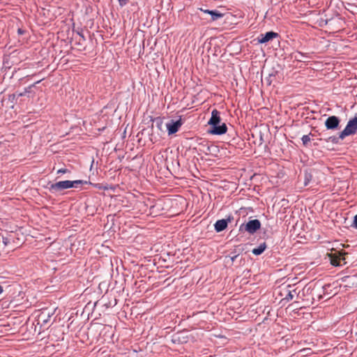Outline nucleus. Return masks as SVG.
<instances>
[{
  "mask_svg": "<svg viewBox=\"0 0 357 357\" xmlns=\"http://www.w3.org/2000/svg\"><path fill=\"white\" fill-rule=\"evenodd\" d=\"M92 184L90 181L83 180H75V181H61L54 183H51L48 188L50 192L52 194L61 192L63 190L72 188H77L78 185L80 184Z\"/></svg>",
  "mask_w": 357,
  "mask_h": 357,
  "instance_id": "obj_1",
  "label": "nucleus"
},
{
  "mask_svg": "<svg viewBox=\"0 0 357 357\" xmlns=\"http://www.w3.org/2000/svg\"><path fill=\"white\" fill-rule=\"evenodd\" d=\"M357 130V116L352 119H350L344 128V129L340 133L339 137L340 139H344L346 137L354 135Z\"/></svg>",
  "mask_w": 357,
  "mask_h": 357,
  "instance_id": "obj_2",
  "label": "nucleus"
},
{
  "mask_svg": "<svg viewBox=\"0 0 357 357\" xmlns=\"http://www.w3.org/2000/svg\"><path fill=\"white\" fill-rule=\"evenodd\" d=\"M260 227V221L255 219L248 221L246 224H241L239 227V231H245L250 234H254Z\"/></svg>",
  "mask_w": 357,
  "mask_h": 357,
  "instance_id": "obj_3",
  "label": "nucleus"
},
{
  "mask_svg": "<svg viewBox=\"0 0 357 357\" xmlns=\"http://www.w3.org/2000/svg\"><path fill=\"white\" fill-rule=\"evenodd\" d=\"M234 218L231 215H229L225 219L218 220L214 225V229L217 232H220L225 230L228 225V223L233 220Z\"/></svg>",
  "mask_w": 357,
  "mask_h": 357,
  "instance_id": "obj_4",
  "label": "nucleus"
},
{
  "mask_svg": "<svg viewBox=\"0 0 357 357\" xmlns=\"http://www.w3.org/2000/svg\"><path fill=\"white\" fill-rule=\"evenodd\" d=\"M182 125H183V122L181 119H179L177 121H174V120L169 121L166 124V127H167V129L168 131V135H173V134L176 133V132H178V130H179V128L181 127Z\"/></svg>",
  "mask_w": 357,
  "mask_h": 357,
  "instance_id": "obj_5",
  "label": "nucleus"
},
{
  "mask_svg": "<svg viewBox=\"0 0 357 357\" xmlns=\"http://www.w3.org/2000/svg\"><path fill=\"white\" fill-rule=\"evenodd\" d=\"M340 119L336 116H330L325 121V126L328 130H335L339 127Z\"/></svg>",
  "mask_w": 357,
  "mask_h": 357,
  "instance_id": "obj_6",
  "label": "nucleus"
},
{
  "mask_svg": "<svg viewBox=\"0 0 357 357\" xmlns=\"http://www.w3.org/2000/svg\"><path fill=\"white\" fill-rule=\"evenodd\" d=\"M278 36V33L273 31H268L264 34H260L257 38L259 43L264 44Z\"/></svg>",
  "mask_w": 357,
  "mask_h": 357,
  "instance_id": "obj_7",
  "label": "nucleus"
},
{
  "mask_svg": "<svg viewBox=\"0 0 357 357\" xmlns=\"http://www.w3.org/2000/svg\"><path fill=\"white\" fill-rule=\"evenodd\" d=\"M227 128L225 123H219L217 126L211 127L210 133L217 135L225 134L227 132Z\"/></svg>",
  "mask_w": 357,
  "mask_h": 357,
  "instance_id": "obj_8",
  "label": "nucleus"
},
{
  "mask_svg": "<svg viewBox=\"0 0 357 357\" xmlns=\"http://www.w3.org/2000/svg\"><path fill=\"white\" fill-rule=\"evenodd\" d=\"M220 114V112H218L217 109H213L212 111L211 117L208 122L211 127L217 126L218 124L220 123L221 119Z\"/></svg>",
  "mask_w": 357,
  "mask_h": 357,
  "instance_id": "obj_9",
  "label": "nucleus"
},
{
  "mask_svg": "<svg viewBox=\"0 0 357 357\" xmlns=\"http://www.w3.org/2000/svg\"><path fill=\"white\" fill-rule=\"evenodd\" d=\"M52 314L53 313H51L49 310H44L38 316V322L44 325L47 324Z\"/></svg>",
  "mask_w": 357,
  "mask_h": 357,
  "instance_id": "obj_10",
  "label": "nucleus"
},
{
  "mask_svg": "<svg viewBox=\"0 0 357 357\" xmlns=\"http://www.w3.org/2000/svg\"><path fill=\"white\" fill-rule=\"evenodd\" d=\"M188 336H169V339L167 342H171L173 344H181L187 342Z\"/></svg>",
  "mask_w": 357,
  "mask_h": 357,
  "instance_id": "obj_11",
  "label": "nucleus"
},
{
  "mask_svg": "<svg viewBox=\"0 0 357 357\" xmlns=\"http://www.w3.org/2000/svg\"><path fill=\"white\" fill-rule=\"evenodd\" d=\"M339 256H331V263L334 266H340L341 260H344V258L342 257V254L338 253Z\"/></svg>",
  "mask_w": 357,
  "mask_h": 357,
  "instance_id": "obj_12",
  "label": "nucleus"
},
{
  "mask_svg": "<svg viewBox=\"0 0 357 357\" xmlns=\"http://www.w3.org/2000/svg\"><path fill=\"white\" fill-rule=\"evenodd\" d=\"M266 248V245L265 243H261L257 248H254L252 250V252L255 255H260L264 252Z\"/></svg>",
  "mask_w": 357,
  "mask_h": 357,
  "instance_id": "obj_13",
  "label": "nucleus"
},
{
  "mask_svg": "<svg viewBox=\"0 0 357 357\" xmlns=\"http://www.w3.org/2000/svg\"><path fill=\"white\" fill-rule=\"evenodd\" d=\"M213 21L217 20L223 17V14L216 10H211L210 13Z\"/></svg>",
  "mask_w": 357,
  "mask_h": 357,
  "instance_id": "obj_14",
  "label": "nucleus"
},
{
  "mask_svg": "<svg viewBox=\"0 0 357 357\" xmlns=\"http://www.w3.org/2000/svg\"><path fill=\"white\" fill-rule=\"evenodd\" d=\"M40 82H41V80H38V82H36V83H34V84H33L30 85L29 86H28V87L25 88L23 92L20 93L18 94V96H23L26 95V93H30V92H31V89L33 87H34V86H35V85H36V84H38V83H40Z\"/></svg>",
  "mask_w": 357,
  "mask_h": 357,
  "instance_id": "obj_15",
  "label": "nucleus"
},
{
  "mask_svg": "<svg viewBox=\"0 0 357 357\" xmlns=\"http://www.w3.org/2000/svg\"><path fill=\"white\" fill-rule=\"evenodd\" d=\"M312 176L310 172H305L304 173V185L307 186L311 181Z\"/></svg>",
  "mask_w": 357,
  "mask_h": 357,
  "instance_id": "obj_16",
  "label": "nucleus"
},
{
  "mask_svg": "<svg viewBox=\"0 0 357 357\" xmlns=\"http://www.w3.org/2000/svg\"><path fill=\"white\" fill-rule=\"evenodd\" d=\"M293 57L298 61H302L303 58H305L304 54L297 52L293 54Z\"/></svg>",
  "mask_w": 357,
  "mask_h": 357,
  "instance_id": "obj_17",
  "label": "nucleus"
},
{
  "mask_svg": "<svg viewBox=\"0 0 357 357\" xmlns=\"http://www.w3.org/2000/svg\"><path fill=\"white\" fill-rule=\"evenodd\" d=\"M293 292L295 293L296 290L295 289H294L292 291L288 290L287 291V294L285 295L284 299L287 301H289L292 300L294 298V296Z\"/></svg>",
  "mask_w": 357,
  "mask_h": 357,
  "instance_id": "obj_18",
  "label": "nucleus"
},
{
  "mask_svg": "<svg viewBox=\"0 0 357 357\" xmlns=\"http://www.w3.org/2000/svg\"><path fill=\"white\" fill-rule=\"evenodd\" d=\"M311 140L310 135H305L301 137V141L303 145H307Z\"/></svg>",
  "mask_w": 357,
  "mask_h": 357,
  "instance_id": "obj_19",
  "label": "nucleus"
},
{
  "mask_svg": "<svg viewBox=\"0 0 357 357\" xmlns=\"http://www.w3.org/2000/svg\"><path fill=\"white\" fill-rule=\"evenodd\" d=\"M339 139H340V138L338 137H335V136H332V137H330L327 141H330L334 144H337L339 142Z\"/></svg>",
  "mask_w": 357,
  "mask_h": 357,
  "instance_id": "obj_20",
  "label": "nucleus"
},
{
  "mask_svg": "<svg viewBox=\"0 0 357 357\" xmlns=\"http://www.w3.org/2000/svg\"><path fill=\"white\" fill-rule=\"evenodd\" d=\"M216 149H217V146H213V145L207 146V151L209 153H211V151H215Z\"/></svg>",
  "mask_w": 357,
  "mask_h": 357,
  "instance_id": "obj_21",
  "label": "nucleus"
},
{
  "mask_svg": "<svg viewBox=\"0 0 357 357\" xmlns=\"http://www.w3.org/2000/svg\"><path fill=\"white\" fill-rule=\"evenodd\" d=\"M120 6L123 7L126 6L128 1V0H118Z\"/></svg>",
  "mask_w": 357,
  "mask_h": 357,
  "instance_id": "obj_22",
  "label": "nucleus"
},
{
  "mask_svg": "<svg viewBox=\"0 0 357 357\" xmlns=\"http://www.w3.org/2000/svg\"><path fill=\"white\" fill-rule=\"evenodd\" d=\"M68 172V170L67 169H59L58 171H57V174H65V173H67Z\"/></svg>",
  "mask_w": 357,
  "mask_h": 357,
  "instance_id": "obj_23",
  "label": "nucleus"
},
{
  "mask_svg": "<svg viewBox=\"0 0 357 357\" xmlns=\"http://www.w3.org/2000/svg\"><path fill=\"white\" fill-rule=\"evenodd\" d=\"M353 226L357 229V214L354 216Z\"/></svg>",
  "mask_w": 357,
  "mask_h": 357,
  "instance_id": "obj_24",
  "label": "nucleus"
},
{
  "mask_svg": "<svg viewBox=\"0 0 357 357\" xmlns=\"http://www.w3.org/2000/svg\"><path fill=\"white\" fill-rule=\"evenodd\" d=\"M94 185H95V187H96V188H99V189L107 190V187H103V188H102V187L100 186V184H98H98H94Z\"/></svg>",
  "mask_w": 357,
  "mask_h": 357,
  "instance_id": "obj_25",
  "label": "nucleus"
},
{
  "mask_svg": "<svg viewBox=\"0 0 357 357\" xmlns=\"http://www.w3.org/2000/svg\"><path fill=\"white\" fill-rule=\"evenodd\" d=\"M201 10H202V12H204V13H207V14H209V15H210V13H211V10L202 9V8H201Z\"/></svg>",
  "mask_w": 357,
  "mask_h": 357,
  "instance_id": "obj_26",
  "label": "nucleus"
},
{
  "mask_svg": "<svg viewBox=\"0 0 357 357\" xmlns=\"http://www.w3.org/2000/svg\"><path fill=\"white\" fill-rule=\"evenodd\" d=\"M162 125V121L161 120H158L157 121V126L160 129V126Z\"/></svg>",
  "mask_w": 357,
  "mask_h": 357,
  "instance_id": "obj_27",
  "label": "nucleus"
},
{
  "mask_svg": "<svg viewBox=\"0 0 357 357\" xmlns=\"http://www.w3.org/2000/svg\"><path fill=\"white\" fill-rule=\"evenodd\" d=\"M155 208V206H154V205H153V206H151L150 207V213H151V214H152V213H154V212H153V208Z\"/></svg>",
  "mask_w": 357,
  "mask_h": 357,
  "instance_id": "obj_28",
  "label": "nucleus"
},
{
  "mask_svg": "<svg viewBox=\"0 0 357 357\" xmlns=\"http://www.w3.org/2000/svg\"><path fill=\"white\" fill-rule=\"evenodd\" d=\"M3 292V287L0 285V294Z\"/></svg>",
  "mask_w": 357,
  "mask_h": 357,
  "instance_id": "obj_29",
  "label": "nucleus"
},
{
  "mask_svg": "<svg viewBox=\"0 0 357 357\" xmlns=\"http://www.w3.org/2000/svg\"><path fill=\"white\" fill-rule=\"evenodd\" d=\"M236 257V256H234V257L231 258V260L234 261Z\"/></svg>",
  "mask_w": 357,
  "mask_h": 357,
  "instance_id": "obj_30",
  "label": "nucleus"
}]
</instances>
